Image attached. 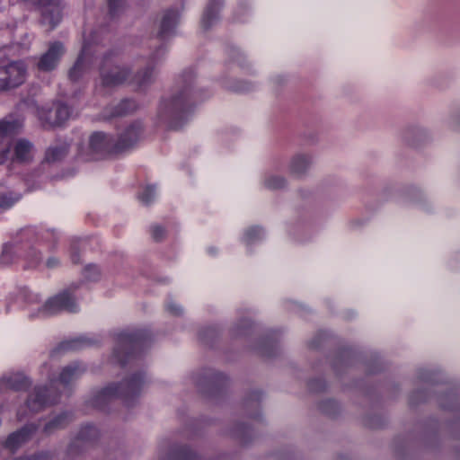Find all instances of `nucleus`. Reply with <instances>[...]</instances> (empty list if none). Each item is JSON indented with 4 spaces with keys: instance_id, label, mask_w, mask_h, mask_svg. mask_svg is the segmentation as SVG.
<instances>
[{
    "instance_id": "c85d7f7f",
    "label": "nucleus",
    "mask_w": 460,
    "mask_h": 460,
    "mask_svg": "<svg viewBox=\"0 0 460 460\" xmlns=\"http://www.w3.org/2000/svg\"><path fill=\"white\" fill-rule=\"evenodd\" d=\"M166 309L168 312H170L171 314H172L174 315L181 314V313L182 311L180 305H178L176 302L168 303L166 305Z\"/></svg>"
},
{
    "instance_id": "20e7f679",
    "label": "nucleus",
    "mask_w": 460,
    "mask_h": 460,
    "mask_svg": "<svg viewBox=\"0 0 460 460\" xmlns=\"http://www.w3.org/2000/svg\"><path fill=\"white\" fill-rule=\"evenodd\" d=\"M25 299L31 317L49 316L61 311L74 313L77 311L78 307L75 298L68 291L50 297L43 305L40 303L39 296L34 293H27Z\"/></svg>"
},
{
    "instance_id": "2f4dec72",
    "label": "nucleus",
    "mask_w": 460,
    "mask_h": 460,
    "mask_svg": "<svg viewBox=\"0 0 460 460\" xmlns=\"http://www.w3.org/2000/svg\"><path fill=\"white\" fill-rule=\"evenodd\" d=\"M84 340H75L64 344L66 349H75L81 347V343L84 342Z\"/></svg>"
},
{
    "instance_id": "f8f14e48",
    "label": "nucleus",
    "mask_w": 460,
    "mask_h": 460,
    "mask_svg": "<svg viewBox=\"0 0 460 460\" xmlns=\"http://www.w3.org/2000/svg\"><path fill=\"white\" fill-rule=\"evenodd\" d=\"M48 389L46 387H35L27 401V407L31 411H38L46 405L54 403L56 402V397H52L50 394L46 395Z\"/></svg>"
},
{
    "instance_id": "7ed1b4c3",
    "label": "nucleus",
    "mask_w": 460,
    "mask_h": 460,
    "mask_svg": "<svg viewBox=\"0 0 460 460\" xmlns=\"http://www.w3.org/2000/svg\"><path fill=\"white\" fill-rule=\"evenodd\" d=\"M142 135V125L139 122L129 126L119 139L115 142L111 137L102 132H95L90 137L89 147L93 153L90 159L98 158L99 155L110 151H122L132 146Z\"/></svg>"
},
{
    "instance_id": "f704fd0d",
    "label": "nucleus",
    "mask_w": 460,
    "mask_h": 460,
    "mask_svg": "<svg viewBox=\"0 0 460 460\" xmlns=\"http://www.w3.org/2000/svg\"><path fill=\"white\" fill-rule=\"evenodd\" d=\"M208 252L211 253V254H214V253H216V251L213 248H209L208 249Z\"/></svg>"
},
{
    "instance_id": "b1692460",
    "label": "nucleus",
    "mask_w": 460,
    "mask_h": 460,
    "mask_svg": "<svg viewBox=\"0 0 460 460\" xmlns=\"http://www.w3.org/2000/svg\"><path fill=\"white\" fill-rule=\"evenodd\" d=\"M137 105L133 100H124L115 109V111L111 114L112 116H122L126 115L137 109Z\"/></svg>"
},
{
    "instance_id": "a878e982",
    "label": "nucleus",
    "mask_w": 460,
    "mask_h": 460,
    "mask_svg": "<svg viewBox=\"0 0 460 460\" xmlns=\"http://www.w3.org/2000/svg\"><path fill=\"white\" fill-rule=\"evenodd\" d=\"M68 422V415L64 413L57 416L45 425V431L50 432L53 429L62 428Z\"/></svg>"
},
{
    "instance_id": "393cba45",
    "label": "nucleus",
    "mask_w": 460,
    "mask_h": 460,
    "mask_svg": "<svg viewBox=\"0 0 460 460\" xmlns=\"http://www.w3.org/2000/svg\"><path fill=\"white\" fill-rule=\"evenodd\" d=\"M156 197L155 187L147 185L142 189L138 194V199L144 205H149Z\"/></svg>"
},
{
    "instance_id": "ddd939ff",
    "label": "nucleus",
    "mask_w": 460,
    "mask_h": 460,
    "mask_svg": "<svg viewBox=\"0 0 460 460\" xmlns=\"http://www.w3.org/2000/svg\"><path fill=\"white\" fill-rule=\"evenodd\" d=\"M136 341V336L131 333L120 334L118 340V344L112 353L113 360H116L120 364H124L125 360L122 358L121 354H123V356L127 358H129L131 355L129 349H132L134 348Z\"/></svg>"
},
{
    "instance_id": "412c9836",
    "label": "nucleus",
    "mask_w": 460,
    "mask_h": 460,
    "mask_svg": "<svg viewBox=\"0 0 460 460\" xmlns=\"http://www.w3.org/2000/svg\"><path fill=\"white\" fill-rule=\"evenodd\" d=\"M67 150L68 146L66 144L52 146L46 151L45 159L49 163L58 162L66 155Z\"/></svg>"
},
{
    "instance_id": "0eeeda50",
    "label": "nucleus",
    "mask_w": 460,
    "mask_h": 460,
    "mask_svg": "<svg viewBox=\"0 0 460 460\" xmlns=\"http://www.w3.org/2000/svg\"><path fill=\"white\" fill-rule=\"evenodd\" d=\"M27 77V66L22 61L0 66V90H9L22 84Z\"/></svg>"
},
{
    "instance_id": "6e6552de",
    "label": "nucleus",
    "mask_w": 460,
    "mask_h": 460,
    "mask_svg": "<svg viewBox=\"0 0 460 460\" xmlns=\"http://www.w3.org/2000/svg\"><path fill=\"white\" fill-rule=\"evenodd\" d=\"M6 146L10 147L8 161L13 164H28L34 158V146L27 139L20 138L13 143L8 139Z\"/></svg>"
},
{
    "instance_id": "f257e3e1",
    "label": "nucleus",
    "mask_w": 460,
    "mask_h": 460,
    "mask_svg": "<svg viewBox=\"0 0 460 460\" xmlns=\"http://www.w3.org/2000/svg\"><path fill=\"white\" fill-rule=\"evenodd\" d=\"M97 51L92 50L91 46L84 44L74 66L69 71L71 81L76 82L88 73L93 64L100 66L102 84L105 87H115L128 82L129 69L125 66L113 65L109 57H95Z\"/></svg>"
},
{
    "instance_id": "7c9ffc66",
    "label": "nucleus",
    "mask_w": 460,
    "mask_h": 460,
    "mask_svg": "<svg viewBox=\"0 0 460 460\" xmlns=\"http://www.w3.org/2000/svg\"><path fill=\"white\" fill-rule=\"evenodd\" d=\"M153 237L156 240L161 239L164 234V230L161 226H154L152 229Z\"/></svg>"
},
{
    "instance_id": "9b49d317",
    "label": "nucleus",
    "mask_w": 460,
    "mask_h": 460,
    "mask_svg": "<svg viewBox=\"0 0 460 460\" xmlns=\"http://www.w3.org/2000/svg\"><path fill=\"white\" fill-rule=\"evenodd\" d=\"M56 117L52 116V111H46L45 108L39 110V118L46 125L50 127L61 126L70 118L69 108L62 103L54 104Z\"/></svg>"
},
{
    "instance_id": "f03ea898",
    "label": "nucleus",
    "mask_w": 460,
    "mask_h": 460,
    "mask_svg": "<svg viewBox=\"0 0 460 460\" xmlns=\"http://www.w3.org/2000/svg\"><path fill=\"white\" fill-rule=\"evenodd\" d=\"M191 83L192 77L190 75L184 79L185 84L177 94L163 100L160 103L158 114L162 119L168 121L172 128H180L190 115Z\"/></svg>"
},
{
    "instance_id": "dca6fc26",
    "label": "nucleus",
    "mask_w": 460,
    "mask_h": 460,
    "mask_svg": "<svg viewBox=\"0 0 460 460\" xmlns=\"http://www.w3.org/2000/svg\"><path fill=\"white\" fill-rule=\"evenodd\" d=\"M35 431L33 425L25 426L17 432L11 434L5 441V447L11 451L15 450L21 445L25 443Z\"/></svg>"
},
{
    "instance_id": "aec40b11",
    "label": "nucleus",
    "mask_w": 460,
    "mask_h": 460,
    "mask_svg": "<svg viewBox=\"0 0 460 460\" xmlns=\"http://www.w3.org/2000/svg\"><path fill=\"white\" fill-rule=\"evenodd\" d=\"M154 69L147 67L146 69L137 74L130 81L136 90L146 89L154 80Z\"/></svg>"
},
{
    "instance_id": "2eb2a0df",
    "label": "nucleus",
    "mask_w": 460,
    "mask_h": 460,
    "mask_svg": "<svg viewBox=\"0 0 460 460\" xmlns=\"http://www.w3.org/2000/svg\"><path fill=\"white\" fill-rule=\"evenodd\" d=\"M180 20V13L178 10L171 9L164 13L163 15L159 35L162 38L169 37L173 33V31Z\"/></svg>"
},
{
    "instance_id": "9d476101",
    "label": "nucleus",
    "mask_w": 460,
    "mask_h": 460,
    "mask_svg": "<svg viewBox=\"0 0 460 460\" xmlns=\"http://www.w3.org/2000/svg\"><path fill=\"white\" fill-rule=\"evenodd\" d=\"M65 52L62 43L53 42L49 45L48 50L40 57L38 62V68L48 72L55 69Z\"/></svg>"
},
{
    "instance_id": "423d86ee",
    "label": "nucleus",
    "mask_w": 460,
    "mask_h": 460,
    "mask_svg": "<svg viewBox=\"0 0 460 460\" xmlns=\"http://www.w3.org/2000/svg\"><path fill=\"white\" fill-rule=\"evenodd\" d=\"M18 257L27 260L31 267L38 265L41 261L40 254L30 243L13 242L4 246L0 256V264L9 265Z\"/></svg>"
},
{
    "instance_id": "72a5a7b5",
    "label": "nucleus",
    "mask_w": 460,
    "mask_h": 460,
    "mask_svg": "<svg viewBox=\"0 0 460 460\" xmlns=\"http://www.w3.org/2000/svg\"><path fill=\"white\" fill-rule=\"evenodd\" d=\"M45 110H46V111H52V112H53V113H52V116H53V117H56V114H55V112H54V107H53V108H51V109H47V108H45Z\"/></svg>"
},
{
    "instance_id": "5701e85b",
    "label": "nucleus",
    "mask_w": 460,
    "mask_h": 460,
    "mask_svg": "<svg viewBox=\"0 0 460 460\" xmlns=\"http://www.w3.org/2000/svg\"><path fill=\"white\" fill-rule=\"evenodd\" d=\"M263 184L267 189L278 190L285 186L286 181L281 176L268 174L263 180Z\"/></svg>"
},
{
    "instance_id": "473e14b6",
    "label": "nucleus",
    "mask_w": 460,
    "mask_h": 460,
    "mask_svg": "<svg viewBox=\"0 0 460 460\" xmlns=\"http://www.w3.org/2000/svg\"><path fill=\"white\" fill-rule=\"evenodd\" d=\"M46 264L48 268L52 269L59 264V261L57 258H49L47 261Z\"/></svg>"
},
{
    "instance_id": "a211bd4d",
    "label": "nucleus",
    "mask_w": 460,
    "mask_h": 460,
    "mask_svg": "<svg viewBox=\"0 0 460 460\" xmlns=\"http://www.w3.org/2000/svg\"><path fill=\"white\" fill-rule=\"evenodd\" d=\"M220 6V1H211L208 4L201 19L204 29H208L217 21Z\"/></svg>"
},
{
    "instance_id": "4468645a",
    "label": "nucleus",
    "mask_w": 460,
    "mask_h": 460,
    "mask_svg": "<svg viewBox=\"0 0 460 460\" xmlns=\"http://www.w3.org/2000/svg\"><path fill=\"white\" fill-rule=\"evenodd\" d=\"M314 159L308 154H296L295 155L288 164L290 173L296 176L304 175L312 166Z\"/></svg>"
},
{
    "instance_id": "cd10ccee",
    "label": "nucleus",
    "mask_w": 460,
    "mask_h": 460,
    "mask_svg": "<svg viewBox=\"0 0 460 460\" xmlns=\"http://www.w3.org/2000/svg\"><path fill=\"white\" fill-rule=\"evenodd\" d=\"M19 199L20 197L13 199L5 195H0V213L10 208Z\"/></svg>"
},
{
    "instance_id": "c756f323",
    "label": "nucleus",
    "mask_w": 460,
    "mask_h": 460,
    "mask_svg": "<svg viewBox=\"0 0 460 460\" xmlns=\"http://www.w3.org/2000/svg\"><path fill=\"white\" fill-rule=\"evenodd\" d=\"M110 11L111 14H115L119 8L123 4V0H108Z\"/></svg>"
},
{
    "instance_id": "6ab92c4d",
    "label": "nucleus",
    "mask_w": 460,
    "mask_h": 460,
    "mask_svg": "<svg viewBox=\"0 0 460 460\" xmlns=\"http://www.w3.org/2000/svg\"><path fill=\"white\" fill-rule=\"evenodd\" d=\"M26 377L20 373H13L4 376L1 379V388L20 390L27 385Z\"/></svg>"
},
{
    "instance_id": "1a4fd4ad",
    "label": "nucleus",
    "mask_w": 460,
    "mask_h": 460,
    "mask_svg": "<svg viewBox=\"0 0 460 460\" xmlns=\"http://www.w3.org/2000/svg\"><path fill=\"white\" fill-rule=\"evenodd\" d=\"M22 126V122L19 119L0 120V164L8 161L10 147L6 146L7 140L15 135Z\"/></svg>"
},
{
    "instance_id": "f3484780",
    "label": "nucleus",
    "mask_w": 460,
    "mask_h": 460,
    "mask_svg": "<svg viewBox=\"0 0 460 460\" xmlns=\"http://www.w3.org/2000/svg\"><path fill=\"white\" fill-rule=\"evenodd\" d=\"M84 372V368L77 363L64 367L59 375L58 385L64 387L76 380Z\"/></svg>"
},
{
    "instance_id": "4be33fe9",
    "label": "nucleus",
    "mask_w": 460,
    "mask_h": 460,
    "mask_svg": "<svg viewBox=\"0 0 460 460\" xmlns=\"http://www.w3.org/2000/svg\"><path fill=\"white\" fill-rule=\"evenodd\" d=\"M264 236V232L259 227H251L243 234V242L246 245L256 243Z\"/></svg>"
},
{
    "instance_id": "39448f33",
    "label": "nucleus",
    "mask_w": 460,
    "mask_h": 460,
    "mask_svg": "<svg viewBox=\"0 0 460 460\" xmlns=\"http://www.w3.org/2000/svg\"><path fill=\"white\" fill-rule=\"evenodd\" d=\"M144 385L145 379L142 376H132L119 385H111L102 389L93 399V404L96 408L103 409L107 402L116 397H121L125 403L129 404L139 395Z\"/></svg>"
},
{
    "instance_id": "bb28decb",
    "label": "nucleus",
    "mask_w": 460,
    "mask_h": 460,
    "mask_svg": "<svg viewBox=\"0 0 460 460\" xmlns=\"http://www.w3.org/2000/svg\"><path fill=\"white\" fill-rule=\"evenodd\" d=\"M101 274L100 269L96 265H88L84 268V275L89 280H96Z\"/></svg>"
}]
</instances>
